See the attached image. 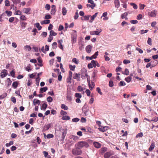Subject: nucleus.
<instances>
[{"label": "nucleus", "instance_id": "nucleus-1", "mask_svg": "<svg viewBox=\"0 0 158 158\" xmlns=\"http://www.w3.org/2000/svg\"><path fill=\"white\" fill-rule=\"evenodd\" d=\"M77 145L79 149L83 148H87L89 146V144L87 142L85 141H81L77 143Z\"/></svg>", "mask_w": 158, "mask_h": 158}, {"label": "nucleus", "instance_id": "nucleus-2", "mask_svg": "<svg viewBox=\"0 0 158 158\" xmlns=\"http://www.w3.org/2000/svg\"><path fill=\"white\" fill-rule=\"evenodd\" d=\"M81 76V78L83 79H85L87 77H88L87 70L84 68H82L81 70V73L80 74Z\"/></svg>", "mask_w": 158, "mask_h": 158}, {"label": "nucleus", "instance_id": "nucleus-3", "mask_svg": "<svg viewBox=\"0 0 158 158\" xmlns=\"http://www.w3.org/2000/svg\"><path fill=\"white\" fill-rule=\"evenodd\" d=\"M73 31L74 32L72 35L71 36L72 41L73 44H74L76 42L77 35V31L75 30Z\"/></svg>", "mask_w": 158, "mask_h": 158}, {"label": "nucleus", "instance_id": "nucleus-4", "mask_svg": "<svg viewBox=\"0 0 158 158\" xmlns=\"http://www.w3.org/2000/svg\"><path fill=\"white\" fill-rule=\"evenodd\" d=\"M78 147L77 148L73 149L72 151L73 154L77 155H81L82 153V151Z\"/></svg>", "mask_w": 158, "mask_h": 158}, {"label": "nucleus", "instance_id": "nucleus-5", "mask_svg": "<svg viewBox=\"0 0 158 158\" xmlns=\"http://www.w3.org/2000/svg\"><path fill=\"white\" fill-rule=\"evenodd\" d=\"M157 11L154 10L148 13V16L151 17H155L156 16Z\"/></svg>", "mask_w": 158, "mask_h": 158}, {"label": "nucleus", "instance_id": "nucleus-6", "mask_svg": "<svg viewBox=\"0 0 158 158\" xmlns=\"http://www.w3.org/2000/svg\"><path fill=\"white\" fill-rule=\"evenodd\" d=\"M114 152L113 151H110L108 152L105 153L104 154L105 158H109L111 156L114 155Z\"/></svg>", "mask_w": 158, "mask_h": 158}, {"label": "nucleus", "instance_id": "nucleus-7", "mask_svg": "<svg viewBox=\"0 0 158 158\" xmlns=\"http://www.w3.org/2000/svg\"><path fill=\"white\" fill-rule=\"evenodd\" d=\"M73 78L74 79H76L77 81H80V73L78 74L76 73H75L73 74Z\"/></svg>", "mask_w": 158, "mask_h": 158}, {"label": "nucleus", "instance_id": "nucleus-8", "mask_svg": "<svg viewBox=\"0 0 158 158\" xmlns=\"http://www.w3.org/2000/svg\"><path fill=\"white\" fill-rule=\"evenodd\" d=\"M92 47L91 45H89L87 46L85 48V50L86 52L88 53H90L92 50Z\"/></svg>", "mask_w": 158, "mask_h": 158}, {"label": "nucleus", "instance_id": "nucleus-9", "mask_svg": "<svg viewBox=\"0 0 158 158\" xmlns=\"http://www.w3.org/2000/svg\"><path fill=\"white\" fill-rule=\"evenodd\" d=\"M92 63L94 67L95 68L96 66L99 67L100 66L99 64L98 63V62L94 60H92Z\"/></svg>", "mask_w": 158, "mask_h": 158}, {"label": "nucleus", "instance_id": "nucleus-10", "mask_svg": "<svg viewBox=\"0 0 158 158\" xmlns=\"http://www.w3.org/2000/svg\"><path fill=\"white\" fill-rule=\"evenodd\" d=\"M31 10V8H24L23 9V11L24 13H26V14H30L29 12Z\"/></svg>", "mask_w": 158, "mask_h": 158}, {"label": "nucleus", "instance_id": "nucleus-11", "mask_svg": "<svg viewBox=\"0 0 158 158\" xmlns=\"http://www.w3.org/2000/svg\"><path fill=\"white\" fill-rule=\"evenodd\" d=\"M108 127L107 126H105L104 127L101 126V127H100L99 128V129L100 131L104 132L108 129Z\"/></svg>", "mask_w": 158, "mask_h": 158}, {"label": "nucleus", "instance_id": "nucleus-12", "mask_svg": "<svg viewBox=\"0 0 158 158\" xmlns=\"http://www.w3.org/2000/svg\"><path fill=\"white\" fill-rule=\"evenodd\" d=\"M40 102H41L40 100L36 99H34L33 101V104L35 106H36V105H39Z\"/></svg>", "mask_w": 158, "mask_h": 158}, {"label": "nucleus", "instance_id": "nucleus-13", "mask_svg": "<svg viewBox=\"0 0 158 158\" xmlns=\"http://www.w3.org/2000/svg\"><path fill=\"white\" fill-rule=\"evenodd\" d=\"M58 44V47L61 49L63 50V48L62 43L63 42V40H58L57 41Z\"/></svg>", "mask_w": 158, "mask_h": 158}, {"label": "nucleus", "instance_id": "nucleus-14", "mask_svg": "<svg viewBox=\"0 0 158 158\" xmlns=\"http://www.w3.org/2000/svg\"><path fill=\"white\" fill-rule=\"evenodd\" d=\"M93 145L96 148H98L101 147V144L98 142H95L93 143Z\"/></svg>", "mask_w": 158, "mask_h": 158}, {"label": "nucleus", "instance_id": "nucleus-15", "mask_svg": "<svg viewBox=\"0 0 158 158\" xmlns=\"http://www.w3.org/2000/svg\"><path fill=\"white\" fill-rule=\"evenodd\" d=\"M88 85L90 89L92 90L93 89L95 86V84L93 82L91 81L90 83V84Z\"/></svg>", "mask_w": 158, "mask_h": 158}, {"label": "nucleus", "instance_id": "nucleus-16", "mask_svg": "<svg viewBox=\"0 0 158 158\" xmlns=\"http://www.w3.org/2000/svg\"><path fill=\"white\" fill-rule=\"evenodd\" d=\"M51 127V124H48L45 125L43 127V130L46 131L49 129Z\"/></svg>", "mask_w": 158, "mask_h": 158}, {"label": "nucleus", "instance_id": "nucleus-17", "mask_svg": "<svg viewBox=\"0 0 158 158\" xmlns=\"http://www.w3.org/2000/svg\"><path fill=\"white\" fill-rule=\"evenodd\" d=\"M114 3L116 7L118 8L120 6V2L119 0H116L114 1Z\"/></svg>", "mask_w": 158, "mask_h": 158}, {"label": "nucleus", "instance_id": "nucleus-18", "mask_svg": "<svg viewBox=\"0 0 158 158\" xmlns=\"http://www.w3.org/2000/svg\"><path fill=\"white\" fill-rule=\"evenodd\" d=\"M155 147V143L154 142L152 141V143L150 145V147L149 148V151H151Z\"/></svg>", "mask_w": 158, "mask_h": 158}, {"label": "nucleus", "instance_id": "nucleus-19", "mask_svg": "<svg viewBox=\"0 0 158 158\" xmlns=\"http://www.w3.org/2000/svg\"><path fill=\"white\" fill-rule=\"evenodd\" d=\"M48 105L46 103H44L43 104L42 106L41 107V109L45 110L46 109Z\"/></svg>", "mask_w": 158, "mask_h": 158}, {"label": "nucleus", "instance_id": "nucleus-20", "mask_svg": "<svg viewBox=\"0 0 158 158\" xmlns=\"http://www.w3.org/2000/svg\"><path fill=\"white\" fill-rule=\"evenodd\" d=\"M50 23V20H45L43 21H42L40 23L42 25L43 24H47Z\"/></svg>", "mask_w": 158, "mask_h": 158}, {"label": "nucleus", "instance_id": "nucleus-21", "mask_svg": "<svg viewBox=\"0 0 158 158\" xmlns=\"http://www.w3.org/2000/svg\"><path fill=\"white\" fill-rule=\"evenodd\" d=\"M32 48L36 52H38L39 51L40 52V47L34 46Z\"/></svg>", "mask_w": 158, "mask_h": 158}, {"label": "nucleus", "instance_id": "nucleus-22", "mask_svg": "<svg viewBox=\"0 0 158 158\" xmlns=\"http://www.w3.org/2000/svg\"><path fill=\"white\" fill-rule=\"evenodd\" d=\"M62 12L63 15H65L67 12V10L65 7H63L62 9Z\"/></svg>", "mask_w": 158, "mask_h": 158}, {"label": "nucleus", "instance_id": "nucleus-23", "mask_svg": "<svg viewBox=\"0 0 158 158\" xmlns=\"http://www.w3.org/2000/svg\"><path fill=\"white\" fill-rule=\"evenodd\" d=\"M67 100L69 102L71 101L72 100V98L71 95L68 94L67 95Z\"/></svg>", "mask_w": 158, "mask_h": 158}, {"label": "nucleus", "instance_id": "nucleus-24", "mask_svg": "<svg viewBox=\"0 0 158 158\" xmlns=\"http://www.w3.org/2000/svg\"><path fill=\"white\" fill-rule=\"evenodd\" d=\"M152 64V67H153L156 65L157 64V62L156 60H154L151 61Z\"/></svg>", "mask_w": 158, "mask_h": 158}, {"label": "nucleus", "instance_id": "nucleus-25", "mask_svg": "<svg viewBox=\"0 0 158 158\" xmlns=\"http://www.w3.org/2000/svg\"><path fill=\"white\" fill-rule=\"evenodd\" d=\"M132 79V77H128L125 79V80L126 81L127 83L130 82Z\"/></svg>", "mask_w": 158, "mask_h": 158}, {"label": "nucleus", "instance_id": "nucleus-26", "mask_svg": "<svg viewBox=\"0 0 158 158\" xmlns=\"http://www.w3.org/2000/svg\"><path fill=\"white\" fill-rule=\"evenodd\" d=\"M48 89V88L47 87L41 88L40 89V92L43 93L44 92H46Z\"/></svg>", "mask_w": 158, "mask_h": 158}, {"label": "nucleus", "instance_id": "nucleus-27", "mask_svg": "<svg viewBox=\"0 0 158 158\" xmlns=\"http://www.w3.org/2000/svg\"><path fill=\"white\" fill-rule=\"evenodd\" d=\"M70 138L72 139H73L74 140H76L78 139V137L74 135H71L70 136Z\"/></svg>", "mask_w": 158, "mask_h": 158}, {"label": "nucleus", "instance_id": "nucleus-28", "mask_svg": "<svg viewBox=\"0 0 158 158\" xmlns=\"http://www.w3.org/2000/svg\"><path fill=\"white\" fill-rule=\"evenodd\" d=\"M18 83L17 81L14 82L12 84V86L14 89H16L18 86Z\"/></svg>", "mask_w": 158, "mask_h": 158}, {"label": "nucleus", "instance_id": "nucleus-29", "mask_svg": "<svg viewBox=\"0 0 158 158\" xmlns=\"http://www.w3.org/2000/svg\"><path fill=\"white\" fill-rule=\"evenodd\" d=\"M75 96L77 98H81L82 95L81 94L77 93L75 94Z\"/></svg>", "mask_w": 158, "mask_h": 158}, {"label": "nucleus", "instance_id": "nucleus-30", "mask_svg": "<svg viewBox=\"0 0 158 158\" xmlns=\"http://www.w3.org/2000/svg\"><path fill=\"white\" fill-rule=\"evenodd\" d=\"M24 49L25 50H27L29 51H30L31 49V48L29 45H26L24 46Z\"/></svg>", "mask_w": 158, "mask_h": 158}, {"label": "nucleus", "instance_id": "nucleus-31", "mask_svg": "<svg viewBox=\"0 0 158 158\" xmlns=\"http://www.w3.org/2000/svg\"><path fill=\"white\" fill-rule=\"evenodd\" d=\"M70 118V117L67 115L64 116L62 118V119L63 120H69Z\"/></svg>", "mask_w": 158, "mask_h": 158}, {"label": "nucleus", "instance_id": "nucleus-32", "mask_svg": "<svg viewBox=\"0 0 158 158\" xmlns=\"http://www.w3.org/2000/svg\"><path fill=\"white\" fill-rule=\"evenodd\" d=\"M35 27H37L39 30H40L42 28V27L40 26L39 23H36L35 24Z\"/></svg>", "mask_w": 158, "mask_h": 158}, {"label": "nucleus", "instance_id": "nucleus-33", "mask_svg": "<svg viewBox=\"0 0 158 158\" xmlns=\"http://www.w3.org/2000/svg\"><path fill=\"white\" fill-rule=\"evenodd\" d=\"M61 107L62 109H64V110H67L68 109V107L64 104H61Z\"/></svg>", "mask_w": 158, "mask_h": 158}, {"label": "nucleus", "instance_id": "nucleus-34", "mask_svg": "<svg viewBox=\"0 0 158 158\" xmlns=\"http://www.w3.org/2000/svg\"><path fill=\"white\" fill-rule=\"evenodd\" d=\"M57 46V44L56 42H54L52 44V48L53 49H56Z\"/></svg>", "mask_w": 158, "mask_h": 158}, {"label": "nucleus", "instance_id": "nucleus-35", "mask_svg": "<svg viewBox=\"0 0 158 158\" xmlns=\"http://www.w3.org/2000/svg\"><path fill=\"white\" fill-rule=\"evenodd\" d=\"M72 61L74 63L76 64H78L79 63V60H77V59L75 58H73L72 60Z\"/></svg>", "mask_w": 158, "mask_h": 158}, {"label": "nucleus", "instance_id": "nucleus-36", "mask_svg": "<svg viewBox=\"0 0 158 158\" xmlns=\"http://www.w3.org/2000/svg\"><path fill=\"white\" fill-rule=\"evenodd\" d=\"M7 75V73L5 72H2L1 73V76L2 78H3L5 77Z\"/></svg>", "mask_w": 158, "mask_h": 158}, {"label": "nucleus", "instance_id": "nucleus-37", "mask_svg": "<svg viewBox=\"0 0 158 158\" xmlns=\"http://www.w3.org/2000/svg\"><path fill=\"white\" fill-rule=\"evenodd\" d=\"M130 4L133 6V8L135 9H137L138 6H137L135 3H131Z\"/></svg>", "mask_w": 158, "mask_h": 158}, {"label": "nucleus", "instance_id": "nucleus-38", "mask_svg": "<svg viewBox=\"0 0 158 158\" xmlns=\"http://www.w3.org/2000/svg\"><path fill=\"white\" fill-rule=\"evenodd\" d=\"M14 4L16 5L20 2V0H11Z\"/></svg>", "mask_w": 158, "mask_h": 158}, {"label": "nucleus", "instance_id": "nucleus-39", "mask_svg": "<svg viewBox=\"0 0 158 158\" xmlns=\"http://www.w3.org/2000/svg\"><path fill=\"white\" fill-rule=\"evenodd\" d=\"M126 85V83L123 81H121L118 84L119 86H124Z\"/></svg>", "mask_w": 158, "mask_h": 158}, {"label": "nucleus", "instance_id": "nucleus-40", "mask_svg": "<svg viewBox=\"0 0 158 158\" xmlns=\"http://www.w3.org/2000/svg\"><path fill=\"white\" fill-rule=\"evenodd\" d=\"M123 74L126 75H128L129 74V71L128 69H125L124 72L123 73Z\"/></svg>", "mask_w": 158, "mask_h": 158}, {"label": "nucleus", "instance_id": "nucleus-41", "mask_svg": "<svg viewBox=\"0 0 158 158\" xmlns=\"http://www.w3.org/2000/svg\"><path fill=\"white\" fill-rule=\"evenodd\" d=\"M14 144V142L13 141H10L8 143H6V146L7 147L10 146V145H13Z\"/></svg>", "mask_w": 158, "mask_h": 158}, {"label": "nucleus", "instance_id": "nucleus-42", "mask_svg": "<svg viewBox=\"0 0 158 158\" xmlns=\"http://www.w3.org/2000/svg\"><path fill=\"white\" fill-rule=\"evenodd\" d=\"M69 67L70 69L72 71H74L76 67V66L75 65L73 66L71 65H69Z\"/></svg>", "mask_w": 158, "mask_h": 158}, {"label": "nucleus", "instance_id": "nucleus-43", "mask_svg": "<svg viewBox=\"0 0 158 158\" xmlns=\"http://www.w3.org/2000/svg\"><path fill=\"white\" fill-rule=\"evenodd\" d=\"M53 39V37L51 35H49L48 39V41L49 42H50Z\"/></svg>", "mask_w": 158, "mask_h": 158}, {"label": "nucleus", "instance_id": "nucleus-44", "mask_svg": "<svg viewBox=\"0 0 158 158\" xmlns=\"http://www.w3.org/2000/svg\"><path fill=\"white\" fill-rule=\"evenodd\" d=\"M53 135L51 134H48L46 136V137L48 139L52 138H53Z\"/></svg>", "mask_w": 158, "mask_h": 158}, {"label": "nucleus", "instance_id": "nucleus-45", "mask_svg": "<svg viewBox=\"0 0 158 158\" xmlns=\"http://www.w3.org/2000/svg\"><path fill=\"white\" fill-rule=\"evenodd\" d=\"M128 15V12H125L121 16V18L122 19L125 18Z\"/></svg>", "mask_w": 158, "mask_h": 158}, {"label": "nucleus", "instance_id": "nucleus-46", "mask_svg": "<svg viewBox=\"0 0 158 158\" xmlns=\"http://www.w3.org/2000/svg\"><path fill=\"white\" fill-rule=\"evenodd\" d=\"M27 23H26L22 22L21 24V28L22 29H24Z\"/></svg>", "mask_w": 158, "mask_h": 158}, {"label": "nucleus", "instance_id": "nucleus-47", "mask_svg": "<svg viewBox=\"0 0 158 158\" xmlns=\"http://www.w3.org/2000/svg\"><path fill=\"white\" fill-rule=\"evenodd\" d=\"M50 35H51V36H55L56 35V33L54 32L53 30H51L50 32Z\"/></svg>", "mask_w": 158, "mask_h": 158}, {"label": "nucleus", "instance_id": "nucleus-48", "mask_svg": "<svg viewBox=\"0 0 158 158\" xmlns=\"http://www.w3.org/2000/svg\"><path fill=\"white\" fill-rule=\"evenodd\" d=\"M5 6H10V2L8 0H6L5 2Z\"/></svg>", "mask_w": 158, "mask_h": 158}, {"label": "nucleus", "instance_id": "nucleus-49", "mask_svg": "<svg viewBox=\"0 0 158 158\" xmlns=\"http://www.w3.org/2000/svg\"><path fill=\"white\" fill-rule=\"evenodd\" d=\"M98 14V13H96L94 15H92L91 17V19L92 20H93L97 16V14Z\"/></svg>", "mask_w": 158, "mask_h": 158}, {"label": "nucleus", "instance_id": "nucleus-50", "mask_svg": "<svg viewBox=\"0 0 158 158\" xmlns=\"http://www.w3.org/2000/svg\"><path fill=\"white\" fill-rule=\"evenodd\" d=\"M148 31V30H141L140 31V33L141 34H144V33H147Z\"/></svg>", "mask_w": 158, "mask_h": 158}, {"label": "nucleus", "instance_id": "nucleus-51", "mask_svg": "<svg viewBox=\"0 0 158 158\" xmlns=\"http://www.w3.org/2000/svg\"><path fill=\"white\" fill-rule=\"evenodd\" d=\"M47 101L49 102H51L52 101V100H53L52 98L50 96H49V97H48L47 98Z\"/></svg>", "mask_w": 158, "mask_h": 158}, {"label": "nucleus", "instance_id": "nucleus-52", "mask_svg": "<svg viewBox=\"0 0 158 158\" xmlns=\"http://www.w3.org/2000/svg\"><path fill=\"white\" fill-rule=\"evenodd\" d=\"M20 19L22 20H26L27 18L25 15H22L20 16Z\"/></svg>", "mask_w": 158, "mask_h": 158}, {"label": "nucleus", "instance_id": "nucleus-53", "mask_svg": "<svg viewBox=\"0 0 158 158\" xmlns=\"http://www.w3.org/2000/svg\"><path fill=\"white\" fill-rule=\"evenodd\" d=\"M22 14V12L19 10L16 11L15 13L16 15H21Z\"/></svg>", "mask_w": 158, "mask_h": 158}, {"label": "nucleus", "instance_id": "nucleus-54", "mask_svg": "<svg viewBox=\"0 0 158 158\" xmlns=\"http://www.w3.org/2000/svg\"><path fill=\"white\" fill-rule=\"evenodd\" d=\"M56 11V9H52L51 11V13L52 15H54Z\"/></svg>", "mask_w": 158, "mask_h": 158}, {"label": "nucleus", "instance_id": "nucleus-55", "mask_svg": "<svg viewBox=\"0 0 158 158\" xmlns=\"http://www.w3.org/2000/svg\"><path fill=\"white\" fill-rule=\"evenodd\" d=\"M10 74L11 76H12L13 77H15V72L14 70H13L11 71L10 73Z\"/></svg>", "mask_w": 158, "mask_h": 158}, {"label": "nucleus", "instance_id": "nucleus-56", "mask_svg": "<svg viewBox=\"0 0 158 158\" xmlns=\"http://www.w3.org/2000/svg\"><path fill=\"white\" fill-rule=\"evenodd\" d=\"M5 12L8 16H11L12 15V12L11 11L6 10V11Z\"/></svg>", "mask_w": 158, "mask_h": 158}, {"label": "nucleus", "instance_id": "nucleus-57", "mask_svg": "<svg viewBox=\"0 0 158 158\" xmlns=\"http://www.w3.org/2000/svg\"><path fill=\"white\" fill-rule=\"evenodd\" d=\"M30 68V65L29 64L28 65H27V67L25 68V69L26 71L29 72L30 71L31 69Z\"/></svg>", "mask_w": 158, "mask_h": 158}, {"label": "nucleus", "instance_id": "nucleus-58", "mask_svg": "<svg viewBox=\"0 0 158 158\" xmlns=\"http://www.w3.org/2000/svg\"><path fill=\"white\" fill-rule=\"evenodd\" d=\"M85 92L86 93L87 95L88 96H89L90 95V91L89 89H87L85 91Z\"/></svg>", "mask_w": 158, "mask_h": 158}, {"label": "nucleus", "instance_id": "nucleus-59", "mask_svg": "<svg viewBox=\"0 0 158 158\" xmlns=\"http://www.w3.org/2000/svg\"><path fill=\"white\" fill-rule=\"evenodd\" d=\"M123 63L125 64H127L130 63V60H124L123 61Z\"/></svg>", "mask_w": 158, "mask_h": 158}, {"label": "nucleus", "instance_id": "nucleus-60", "mask_svg": "<svg viewBox=\"0 0 158 158\" xmlns=\"http://www.w3.org/2000/svg\"><path fill=\"white\" fill-rule=\"evenodd\" d=\"M130 22L131 24H135L137 23L138 21L137 20H131L130 21Z\"/></svg>", "mask_w": 158, "mask_h": 158}, {"label": "nucleus", "instance_id": "nucleus-61", "mask_svg": "<svg viewBox=\"0 0 158 158\" xmlns=\"http://www.w3.org/2000/svg\"><path fill=\"white\" fill-rule=\"evenodd\" d=\"M90 16V15H89L85 16L84 17H83L84 20H88L89 19Z\"/></svg>", "mask_w": 158, "mask_h": 158}, {"label": "nucleus", "instance_id": "nucleus-62", "mask_svg": "<svg viewBox=\"0 0 158 158\" xmlns=\"http://www.w3.org/2000/svg\"><path fill=\"white\" fill-rule=\"evenodd\" d=\"M77 90L79 92H81L83 91L84 89L81 86H79L78 87Z\"/></svg>", "mask_w": 158, "mask_h": 158}, {"label": "nucleus", "instance_id": "nucleus-63", "mask_svg": "<svg viewBox=\"0 0 158 158\" xmlns=\"http://www.w3.org/2000/svg\"><path fill=\"white\" fill-rule=\"evenodd\" d=\"M96 91L100 95H102V93L99 87H97L96 88Z\"/></svg>", "mask_w": 158, "mask_h": 158}, {"label": "nucleus", "instance_id": "nucleus-64", "mask_svg": "<svg viewBox=\"0 0 158 158\" xmlns=\"http://www.w3.org/2000/svg\"><path fill=\"white\" fill-rule=\"evenodd\" d=\"M11 100L14 103H15L16 102V99L15 97H12L11 98Z\"/></svg>", "mask_w": 158, "mask_h": 158}]
</instances>
